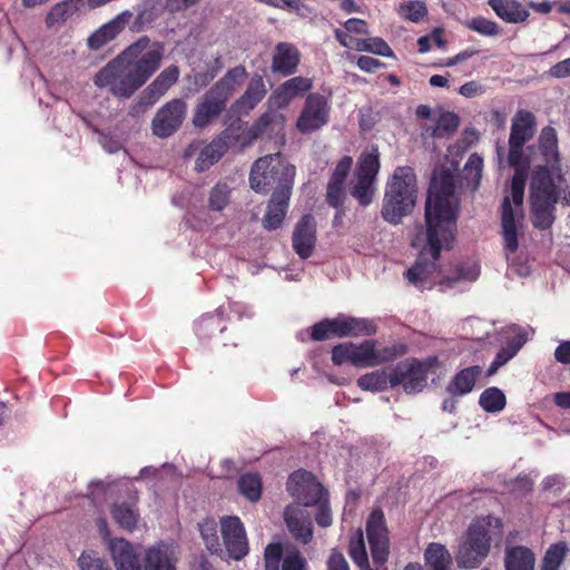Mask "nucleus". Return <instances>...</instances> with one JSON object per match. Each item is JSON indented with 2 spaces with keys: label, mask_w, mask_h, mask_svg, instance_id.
I'll use <instances>...</instances> for the list:
<instances>
[{
  "label": "nucleus",
  "mask_w": 570,
  "mask_h": 570,
  "mask_svg": "<svg viewBox=\"0 0 570 570\" xmlns=\"http://www.w3.org/2000/svg\"><path fill=\"white\" fill-rule=\"evenodd\" d=\"M459 200L454 194V177L450 171L434 174L425 204V224H417L411 245L419 250L414 265L406 271L409 283L420 289L440 286L441 291L454 287L460 281L474 282L480 275L476 262L455 267L453 276L445 275L436 262L443 250L453 247L456 234Z\"/></svg>",
  "instance_id": "1"
},
{
  "label": "nucleus",
  "mask_w": 570,
  "mask_h": 570,
  "mask_svg": "<svg viewBox=\"0 0 570 570\" xmlns=\"http://www.w3.org/2000/svg\"><path fill=\"white\" fill-rule=\"evenodd\" d=\"M164 46L142 37L96 72L92 81L119 99L130 98L159 69Z\"/></svg>",
  "instance_id": "2"
},
{
  "label": "nucleus",
  "mask_w": 570,
  "mask_h": 570,
  "mask_svg": "<svg viewBox=\"0 0 570 570\" xmlns=\"http://www.w3.org/2000/svg\"><path fill=\"white\" fill-rule=\"evenodd\" d=\"M522 142L509 139L508 163L515 168L511 180L510 196H505L501 206V226L504 252L511 268L525 277L530 274L528 264H519L513 255L519 248V237L523 235V196L528 178V161L524 159Z\"/></svg>",
  "instance_id": "3"
},
{
  "label": "nucleus",
  "mask_w": 570,
  "mask_h": 570,
  "mask_svg": "<svg viewBox=\"0 0 570 570\" xmlns=\"http://www.w3.org/2000/svg\"><path fill=\"white\" fill-rule=\"evenodd\" d=\"M294 177L295 167L287 164L279 153L261 157L253 165L249 175L252 189L267 193L271 187H275L263 222L266 229H276L282 225L288 208Z\"/></svg>",
  "instance_id": "4"
},
{
  "label": "nucleus",
  "mask_w": 570,
  "mask_h": 570,
  "mask_svg": "<svg viewBox=\"0 0 570 570\" xmlns=\"http://www.w3.org/2000/svg\"><path fill=\"white\" fill-rule=\"evenodd\" d=\"M109 550L116 570H176L179 557L178 546L159 541L145 550L142 564L131 543L125 539H112Z\"/></svg>",
  "instance_id": "5"
},
{
  "label": "nucleus",
  "mask_w": 570,
  "mask_h": 570,
  "mask_svg": "<svg viewBox=\"0 0 570 570\" xmlns=\"http://www.w3.org/2000/svg\"><path fill=\"white\" fill-rule=\"evenodd\" d=\"M568 189L564 177L550 173L544 167L537 168L531 178L530 200L532 222L537 228L547 229L554 220V205Z\"/></svg>",
  "instance_id": "6"
},
{
  "label": "nucleus",
  "mask_w": 570,
  "mask_h": 570,
  "mask_svg": "<svg viewBox=\"0 0 570 570\" xmlns=\"http://www.w3.org/2000/svg\"><path fill=\"white\" fill-rule=\"evenodd\" d=\"M416 200V178L411 167H397L386 185L381 215L397 225L410 215Z\"/></svg>",
  "instance_id": "7"
},
{
  "label": "nucleus",
  "mask_w": 570,
  "mask_h": 570,
  "mask_svg": "<svg viewBox=\"0 0 570 570\" xmlns=\"http://www.w3.org/2000/svg\"><path fill=\"white\" fill-rule=\"evenodd\" d=\"M405 347L400 345L377 347L375 340H365L362 343H341L332 348V361L335 365L351 363L352 365L366 368L375 367L394 361L403 355Z\"/></svg>",
  "instance_id": "8"
},
{
  "label": "nucleus",
  "mask_w": 570,
  "mask_h": 570,
  "mask_svg": "<svg viewBox=\"0 0 570 570\" xmlns=\"http://www.w3.org/2000/svg\"><path fill=\"white\" fill-rule=\"evenodd\" d=\"M501 528L498 518L485 517L474 521L468 529L463 542L456 553L460 568H476L489 554L494 530Z\"/></svg>",
  "instance_id": "9"
},
{
  "label": "nucleus",
  "mask_w": 570,
  "mask_h": 570,
  "mask_svg": "<svg viewBox=\"0 0 570 570\" xmlns=\"http://www.w3.org/2000/svg\"><path fill=\"white\" fill-rule=\"evenodd\" d=\"M439 365L435 356L423 361L411 358L399 362L391 370V387L401 385L409 394L419 393L428 385V374Z\"/></svg>",
  "instance_id": "10"
},
{
  "label": "nucleus",
  "mask_w": 570,
  "mask_h": 570,
  "mask_svg": "<svg viewBox=\"0 0 570 570\" xmlns=\"http://www.w3.org/2000/svg\"><path fill=\"white\" fill-rule=\"evenodd\" d=\"M380 154L377 148L372 147L364 151L357 164L356 181L351 194L362 206L372 203L375 193V178L380 169Z\"/></svg>",
  "instance_id": "11"
},
{
  "label": "nucleus",
  "mask_w": 570,
  "mask_h": 570,
  "mask_svg": "<svg viewBox=\"0 0 570 570\" xmlns=\"http://www.w3.org/2000/svg\"><path fill=\"white\" fill-rule=\"evenodd\" d=\"M331 105L321 94H309L296 120L301 134H311L324 127L330 120Z\"/></svg>",
  "instance_id": "12"
},
{
  "label": "nucleus",
  "mask_w": 570,
  "mask_h": 570,
  "mask_svg": "<svg viewBox=\"0 0 570 570\" xmlns=\"http://www.w3.org/2000/svg\"><path fill=\"white\" fill-rule=\"evenodd\" d=\"M187 114V104L179 98L161 106L151 120V131L158 138H168L179 130Z\"/></svg>",
  "instance_id": "13"
},
{
  "label": "nucleus",
  "mask_w": 570,
  "mask_h": 570,
  "mask_svg": "<svg viewBox=\"0 0 570 570\" xmlns=\"http://www.w3.org/2000/svg\"><path fill=\"white\" fill-rule=\"evenodd\" d=\"M287 490L297 503L304 507H311L315 502H321L327 494L314 475L303 470L291 474L287 481Z\"/></svg>",
  "instance_id": "14"
},
{
  "label": "nucleus",
  "mask_w": 570,
  "mask_h": 570,
  "mask_svg": "<svg viewBox=\"0 0 570 570\" xmlns=\"http://www.w3.org/2000/svg\"><path fill=\"white\" fill-rule=\"evenodd\" d=\"M220 532L229 558L238 561L248 554L246 531L238 517L222 518Z\"/></svg>",
  "instance_id": "15"
},
{
  "label": "nucleus",
  "mask_w": 570,
  "mask_h": 570,
  "mask_svg": "<svg viewBox=\"0 0 570 570\" xmlns=\"http://www.w3.org/2000/svg\"><path fill=\"white\" fill-rule=\"evenodd\" d=\"M366 533L371 547L373 561L383 564L389 557V534L382 510H374L366 523Z\"/></svg>",
  "instance_id": "16"
},
{
  "label": "nucleus",
  "mask_w": 570,
  "mask_h": 570,
  "mask_svg": "<svg viewBox=\"0 0 570 570\" xmlns=\"http://www.w3.org/2000/svg\"><path fill=\"white\" fill-rule=\"evenodd\" d=\"M228 100L217 88L210 87L200 97L194 109L193 125L197 128L208 126L225 110Z\"/></svg>",
  "instance_id": "17"
},
{
  "label": "nucleus",
  "mask_w": 570,
  "mask_h": 570,
  "mask_svg": "<svg viewBox=\"0 0 570 570\" xmlns=\"http://www.w3.org/2000/svg\"><path fill=\"white\" fill-rule=\"evenodd\" d=\"M313 80L307 77H293L281 83L271 94L267 100L271 110H278L287 107L294 99L309 91Z\"/></svg>",
  "instance_id": "18"
},
{
  "label": "nucleus",
  "mask_w": 570,
  "mask_h": 570,
  "mask_svg": "<svg viewBox=\"0 0 570 570\" xmlns=\"http://www.w3.org/2000/svg\"><path fill=\"white\" fill-rule=\"evenodd\" d=\"M227 149L225 137L220 136L204 146L203 141H193L185 149V157L190 158L198 154L195 169L199 173L207 170L217 163Z\"/></svg>",
  "instance_id": "19"
},
{
  "label": "nucleus",
  "mask_w": 570,
  "mask_h": 570,
  "mask_svg": "<svg viewBox=\"0 0 570 570\" xmlns=\"http://www.w3.org/2000/svg\"><path fill=\"white\" fill-rule=\"evenodd\" d=\"M131 18L132 12L129 10H124L118 13L112 19L101 24L87 38V47L92 51L104 48L125 30Z\"/></svg>",
  "instance_id": "20"
},
{
  "label": "nucleus",
  "mask_w": 570,
  "mask_h": 570,
  "mask_svg": "<svg viewBox=\"0 0 570 570\" xmlns=\"http://www.w3.org/2000/svg\"><path fill=\"white\" fill-rule=\"evenodd\" d=\"M295 253L303 259L308 258L316 244V223L313 216L304 215L295 225L292 237Z\"/></svg>",
  "instance_id": "21"
},
{
  "label": "nucleus",
  "mask_w": 570,
  "mask_h": 570,
  "mask_svg": "<svg viewBox=\"0 0 570 570\" xmlns=\"http://www.w3.org/2000/svg\"><path fill=\"white\" fill-rule=\"evenodd\" d=\"M179 75L176 65L165 68L141 92V104L154 105L177 82Z\"/></svg>",
  "instance_id": "22"
},
{
  "label": "nucleus",
  "mask_w": 570,
  "mask_h": 570,
  "mask_svg": "<svg viewBox=\"0 0 570 570\" xmlns=\"http://www.w3.org/2000/svg\"><path fill=\"white\" fill-rule=\"evenodd\" d=\"M81 10H89L88 0H63L53 4L45 18L48 29L58 30Z\"/></svg>",
  "instance_id": "23"
},
{
  "label": "nucleus",
  "mask_w": 570,
  "mask_h": 570,
  "mask_svg": "<svg viewBox=\"0 0 570 570\" xmlns=\"http://www.w3.org/2000/svg\"><path fill=\"white\" fill-rule=\"evenodd\" d=\"M336 330L335 337H358L374 335L377 331L375 323L368 318L338 315L333 318Z\"/></svg>",
  "instance_id": "24"
},
{
  "label": "nucleus",
  "mask_w": 570,
  "mask_h": 570,
  "mask_svg": "<svg viewBox=\"0 0 570 570\" xmlns=\"http://www.w3.org/2000/svg\"><path fill=\"white\" fill-rule=\"evenodd\" d=\"M301 60L297 48L289 42H279L275 46L272 60V71L282 76L296 72Z\"/></svg>",
  "instance_id": "25"
},
{
  "label": "nucleus",
  "mask_w": 570,
  "mask_h": 570,
  "mask_svg": "<svg viewBox=\"0 0 570 570\" xmlns=\"http://www.w3.org/2000/svg\"><path fill=\"white\" fill-rule=\"evenodd\" d=\"M286 525L291 534L301 543L307 544L313 539L312 522L303 514L298 505H288L284 511Z\"/></svg>",
  "instance_id": "26"
},
{
  "label": "nucleus",
  "mask_w": 570,
  "mask_h": 570,
  "mask_svg": "<svg viewBox=\"0 0 570 570\" xmlns=\"http://www.w3.org/2000/svg\"><path fill=\"white\" fill-rule=\"evenodd\" d=\"M266 87L263 77L255 76L250 79L245 92L234 102L233 110L238 114H248L265 97Z\"/></svg>",
  "instance_id": "27"
},
{
  "label": "nucleus",
  "mask_w": 570,
  "mask_h": 570,
  "mask_svg": "<svg viewBox=\"0 0 570 570\" xmlns=\"http://www.w3.org/2000/svg\"><path fill=\"white\" fill-rule=\"evenodd\" d=\"M481 373L482 368L478 365L461 370L448 384V393L456 397L469 394L474 389L475 382Z\"/></svg>",
  "instance_id": "28"
},
{
  "label": "nucleus",
  "mask_w": 570,
  "mask_h": 570,
  "mask_svg": "<svg viewBox=\"0 0 570 570\" xmlns=\"http://www.w3.org/2000/svg\"><path fill=\"white\" fill-rule=\"evenodd\" d=\"M535 554L523 546H508L504 550L505 570H534Z\"/></svg>",
  "instance_id": "29"
},
{
  "label": "nucleus",
  "mask_w": 570,
  "mask_h": 570,
  "mask_svg": "<svg viewBox=\"0 0 570 570\" xmlns=\"http://www.w3.org/2000/svg\"><path fill=\"white\" fill-rule=\"evenodd\" d=\"M492 10L502 20L509 23H519L527 20L529 11L517 0H489Z\"/></svg>",
  "instance_id": "30"
},
{
  "label": "nucleus",
  "mask_w": 570,
  "mask_h": 570,
  "mask_svg": "<svg viewBox=\"0 0 570 570\" xmlns=\"http://www.w3.org/2000/svg\"><path fill=\"white\" fill-rule=\"evenodd\" d=\"M535 118L527 110H520L515 114L512 126L510 138L512 141L525 144L534 135Z\"/></svg>",
  "instance_id": "31"
},
{
  "label": "nucleus",
  "mask_w": 570,
  "mask_h": 570,
  "mask_svg": "<svg viewBox=\"0 0 570 570\" xmlns=\"http://www.w3.org/2000/svg\"><path fill=\"white\" fill-rule=\"evenodd\" d=\"M424 561L431 570H450L452 556L445 546L432 542L424 550Z\"/></svg>",
  "instance_id": "32"
},
{
  "label": "nucleus",
  "mask_w": 570,
  "mask_h": 570,
  "mask_svg": "<svg viewBox=\"0 0 570 570\" xmlns=\"http://www.w3.org/2000/svg\"><path fill=\"white\" fill-rule=\"evenodd\" d=\"M247 78V71L244 66L239 65L229 69L223 78H220L214 87L219 90L226 98H230L234 91Z\"/></svg>",
  "instance_id": "33"
},
{
  "label": "nucleus",
  "mask_w": 570,
  "mask_h": 570,
  "mask_svg": "<svg viewBox=\"0 0 570 570\" xmlns=\"http://www.w3.org/2000/svg\"><path fill=\"white\" fill-rule=\"evenodd\" d=\"M357 386L363 391L381 392L391 386V371L375 370L361 375L357 379Z\"/></svg>",
  "instance_id": "34"
},
{
  "label": "nucleus",
  "mask_w": 570,
  "mask_h": 570,
  "mask_svg": "<svg viewBox=\"0 0 570 570\" xmlns=\"http://www.w3.org/2000/svg\"><path fill=\"white\" fill-rule=\"evenodd\" d=\"M111 515L115 522L127 531H134L139 521V513L132 504L122 502L117 503L111 509Z\"/></svg>",
  "instance_id": "35"
},
{
  "label": "nucleus",
  "mask_w": 570,
  "mask_h": 570,
  "mask_svg": "<svg viewBox=\"0 0 570 570\" xmlns=\"http://www.w3.org/2000/svg\"><path fill=\"white\" fill-rule=\"evenodd\" d=\"M568 552L569 547L564 541L551 544L542 558L540 570H559Z\"/></svg>",
  "instance_id": "36"
},
{
  "label": "nucleus",
  "mask_w": 570,
  "mask_h": 570,
  "mask_svg": "<svg viewBox=\"0 0 570 570\" xmlns=\"http://www.w3.org/2000/svg\"><path fill=\"white\" fill-rule=\"evenodd\" d=\"M479 404L485 412L497 413L504 409L507 400L500 389L489 387L481 393Z\"/></svg>",
  "instance_id": "37"
},
{
  "label": "nucleus",
  "mask_w": 570,
  "mask_h": 570,
  "mask_svg": "<svg viewBox=\"0 0 570 570\" xmlns=\"http://www.w3.org/2000/svg\"><path fill=\"white\" fill-rule=\"evenodd\" d=\"M539 147L547 161H557L559 158L558 139L556 129L552 127H544L539 136Z\"/></svg>",
  "instance_id": "38"
},
{
  "label": "nucleus",
  "mask_w": 570,
  "mask_h": 570,
  "mask_svg": "<svg viewBox=\"0 0 570 570\" xmlns=\"http://www.w3.org/2000/svg\"><path fill=\"white\" fill-rule=\"evenodd\" d=\"M483 169V159L478 154H472L463 168V177L466 185L475 190L479 187Z\"/></svg>",
  "instance_id": "39"
},
{
  "label": "nucleus",
  "mask_w": 570,
  "mask_h": 570,
  "mask_svg": "<svg viewBox=\"0 0 570 570\" xmlns=\"http://www.w3.org/2000/svg\"><path fill=\"white\" fill-rule=\"evenodd\" d=\"M199 530L202 538L207 547V549L212 553H222V544L219 542V537L217 534V524L214 520H205L199 523Z\"/></svg>",
  "instance_id": "40"
},
{
  "label": "nucleus",
  "mask_w": 570,
  "mask_h": 570,
  "mask_svg": "<svg viewBox=\"0 0 570 570\" xmlns=\"http://www.w3.org/2000/svg\"><path fill=\"white\" fill-rule=\"evenodd\" d=\"M238 489L249 501H257L262 493V482L259 476L253 473L242 475L238 480Z\"/></svg>",
  "instance_id": "41"
},
{
  "label": "nucleus",
  "mask_w": 570,
  "mask_h": 570,
  "mask_svg": "<svg viewBox=\"0 0 570 570\" xmlns=\"http://www.w3.org/2000/svg\"><path fill=\"white\" fill-rule=\"evenodd\" d=\"M350 556L360 568L368 566L367 552L361 529L355 532L350 541Z\"/></svg>",
  "instance_id": "42"
},
{
  "label": "nucleus",
  "mask_w": 570,
  "mask_h": 570,
  "mask_svg": "<svg viewBox=\"0 0 570 570\" xmlns=\"http://www.w3.org/2000/svg\"><path fill=\"white\" fill-rule=\"evenodd\" d=\"M230 188L225 183L216 184L208 197V206L212 210L222 212L229 203Z\"/></svg>",
  "instance_id": "43"
},
{
  "label": "nucleus",
  "mask_w": 570,
  "mask_h": 570,
  "mask_svg": "<svg viewBox=\"0 0 570 570\" xmlns=\"http://www.w3.org/2000/svg\"><path fill=\"white\" fill-rule=\"evenodd\" d=\"M356 51H366L382 57L393 56L390 46L382 38L377 37L357 40Z\"/></svg>",
  "instance_id": "44"
},
{
  "label": "nucleus",
  "mask_w": 570,
  "mask_h": 570,
  "mask_svg": "<svg viewBox=\"0 0 570 570\" xmlns=\"http://www.w3.org/2000/svg\"><path fill=\"white\" fill-rule=\"evenodd\" d=\"M459 127V118L453 112H444L436 120L435 127L432 129V137H444L453 134Z\"/></svg>",
  "instance_id": "45"
},
{
  "label": "nucleus",
  "mask_w": 570,
  "mask_h": 570,
  "mask_svg": "<svg viewBox=\"0 0 570 570\" xmlns=\"http://www.w3.org/2000/svg\"><path fill=\"white\" fill-rule=\"evenodd\" d=\"M504 338L507 340V347H509L511 351H514L517 354L525 344L529 336L527 331L519 326L512 325L505 330Z\"/></svg>",
  "instance_id": "46"
},
{
  "label": "nucleus",
  "mask_w": 570,
  "mask_h": 570,
  "mask_svg": "<svg viewBox=\"0 0 570 570\" xmlns=\"http://www.w3.org/2000/svg\"><path fill=\"white\" fill-rule=\"evenodd\" d=\"M466 27L482 36L493 37L499 35V26L497 22L483 17H476L466 22Z\"/></svg>",
  "instance_id": "47"
},
{
  "label": "nucleus",
  "mask_w": 570,
  "mask_h": 570,
  "mask_svg": "<svg viewBox=\"0 0 570 570\" xmlns=\"http://www.w3.org/2000/svg\"><path fill=\"white\" fill-rule=\"evenodd\" d=\"M399 11L405 19L417 22L426 14V7L422 1H409L401 4Z\"/></svg>",
  "instance_id": "48"
},
{
  "label": "nucleus",
  "mask_w": 570,
  "mask_h": 570,
  "mask_svg": "<svg viewBox=\"0 0 570 570\" xmlns=\"http://www.w3.org/2000/svg\"><path fill=\"white\" fill-rule=\"evenodd\" d=\"M335 332L333 318H325L313 325L311 337L314 341H325L335 337Z\"/></svg>",
  "instance_id": "49"
},
{
  "label": "nucleus",
  "mask_w": 570,
  "mask_h": 570,
  "mask_svg": "<svg viewBox=\"0 0 570 570\" xmlns=\"http://www.w3.org/2000/svg\"><path fill=\"white\" fill-rule=\"evenodd\" d=\"M222 69V63L219 58H216L214 60L213 66H210L205 71H197L194 75V85L196 86V90H199L204 87H206L219 72Z\"/></svg>",
  "instance_id": "50"
},
{
  "label": "nucleus",
  "mask_w": 570,
  "mask_h": 570,
  "mask_svg": "<svg viewBox=\"0 0 570 570\" xmlns=\"http://www.w3.org/2000/svg\"><path fill=\"white\" fill-rule=\"evenodd\" d=\"M307 562L297 549H288L283 559V570H306Z\"/></svg>",
  "instance_id": "51"
},
{
  "label": "nucleus",
  "mask_w": 570,
  "mask_h": 570,
  "mask_svg": "<svg viewBox=\"0 0 570 570\" xmlns=\"http://www.w3.org/2000/svg\"><path fill=\"white\" fill-rule=\"evenodd\" d=\"M78 566L81 570H109L94 551L82 552L78 558Z\"/></svg>",
  "instance_id": "52"
},
{
  "label": "nucleus",
  "mask_w": 570,
  "mask_h": 570,
  "mask_svg": "<svg viewBox=\"0 0 570 570\" xmlns=\"http://www.w3.org/2000/svg\"><path fill=\"white\" fill-rule=\"evenodd\" d=\"M317 505V513L315 520L320 527L327 528L332 524V511L328 507L327 495L324 497L321 502H315Z\"/></svg>",
  "instance_id": "53"
},
{
  "label": "nucleus",
  "mask_w": 570,
  "mask_h": 570,
  "mask_svg": "<svg viewBox=\"0 0 570 570\" xmlns=\"http://www.w3.org/2000/svg\"><path fill=\"white\" fill-rule=\"evenodd\" d=\"M517 354L514 353V351H511L509 347L504 346L502 347L495 355L494 360L492 361V363L490 364L489 368H488V375L491 376L493 375L494 373H497V371L503 366L504 364H507L511 358H513Z\"/></svg>",
  "instance_id": "54"
},
{
  "label": "nucleus",
  "mask_w": 570,
  "mask_h": 570,
  "mask_svg": "<svg viewBox=\"0 0 570 570\" xmlns=\"http://www.w3.org/2000/svg\"><path fill=\"white\" fill-rule=\"evenodd\" d=\"M216 318L214 316H203L196 323V333L199 337L207 336V332L219 331L223 332L224 327L220 324H216Z\"/></svg>",
  "instance_id": "55"
},
{
  "label": "nucleus",
  "mask_w": 570,
  "mask_h": 570,
  "mask_svg": "<svg viewBox=\"0 0 570 570\" xmlns=\"http://www.w3.org/2000/svg\"><path fill=\"white\" fill-rule=\"evenodd\" d=\"M326 197L333 207L341 206L345 197L343 184L330 180Z\"/></svg>",
  "instance_id": "56"
},
{
  "label": "nucleus",
  "mask_w": 570,
  "mask_h": 570,
  "mask_svg": "<svg viewBox=\"0 0 570 570\" xmlns=\"http://www.w3.org/2000/svg\"><path fill=\"white\" fill-rule=\"evenodd\" d=\"M283 549L279 543H269L264 553L265 568L279 567Z\"/></svg>",
  "instance_id": "57"
},
{
  "label": "nucleus",
  "mask_w": 570,
  "mask_h": 570,
  "mask_svg": "<svg viewBox=\"0 0 570 570\" xmlns=\"http://www.w3.org/2000/svg\"><path fill=\"white\" fill-rule=\"evenodd\" d=\"M352 164H353L352 157H350V156L343 157L336 165L331 180L335 181V183L344 184V180L352 167Z\"/></svg>",
  "instance_id": "58"
},
{
  "label": "nucleus",
  "mask_w": 570,
  "mask_h": 570,
  "mask_svg": "<svg viewBox=\"0 0 570 570\" xmlns=\"http://www.w3.org/2000/svg\"><path fill=\"white\" fill-rule=\"evenodd\" d=\"M484 92H485V87L475 80L468 81V82L463 83L459 89V94L465 98L479 97V96L483 95Z\"/></svg>",
  "instance_id": "59"
},
{
  "label": "nucleus",
  "mask_w": 570,
  "mask_h": 570,
  "mask_svg": "<svg viewBox=\"0 0 570 570\" xmlns=\"http://www.w3.org/2000/svg\"><path fill=\"white\" fill-rule=\"evenodd\" d=\"M272 117L269 114L262 115L248 129V136L250 139H256L261 136L271 125Z\"/></svg>",
  "instance_id": "60"
},
{
  "label": "nucleus",
  "mask_w": 570,
  "mask_h": 570,
  "mask_svg": "<svg viewBox=\"0 0 570 570\" xmlns=\"http://www.w3.org/2000/svg\"><path fill=\"white\" fill-rule=\"evenodd\" d=\"M327 570H350V566L342 552L332 550L327 559Z\"/></svg>",
  "instance_id": "61"
},
{
  "label": "nucleus",
  "mask_w": 570,
  "mask_h": 570,
  "mask_svg": "<svg viewBox=\"0 0 570 570\" xmlns=\"http://www.w3.org/2000/svg\"><path fill=\"white\" fill-rule=\"evenodd\" d=\"M99 142L110 154L117 153L122 148V141L118 136L100 134Z\"/></svg>",
  "instance_id": "62"
},
{
  "label": "nucleus",
  "mask_w": 570,
  "mask_h": 570,
  "mask_svg": "<svg viewBox=\"0 0 570 570\" xmlns=\"http://www.w3.org/2000/svg\"><path fill=\"white\" fill-rule=\"evenodd\" d=\"M549 75L553 78H566L570 76V57L564 59L554 66H552L549 70Z\"/></svg>",
  "instance_id": "63"
},
{
  "label": "nucleus",
  "mask_w": 570,
  "mask_h": 570,
  "mask_svg": "<svg viewBox=\"0 0 570 570\" xmlns=\"http://www.w3.org/2000/svg\"><path fill=\"white\" fill-rule=\"evenodd\" d=\"M554 357L559 363L570 364V341H563L554 351Z\"/></svg>",
  "instance_id": "64"
}]
</instances>
